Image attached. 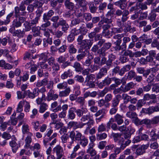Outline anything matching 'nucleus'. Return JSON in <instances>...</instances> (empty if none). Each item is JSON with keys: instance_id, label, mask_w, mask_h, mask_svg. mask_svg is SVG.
I'll return each mask as SVG.
<instances>
[{"instance_id": "nucleus-1", "label": "nucleus", "mask_w": 159, "mask_h": 159, "mask_svg": "<svg viewBox=\"0 0 159 159\" xmlns=\"http://www.w3.org/2000/svg\"><path fill=\"white\" fill-rule=\"evenodd\" d=\"M111 135L113 138L115 142L118 141V143L119 145H120V148L122 150L131 143V141L128 139L125 141V139L121 137V134H120L112 133Z\"/></svg>"}, {"instance_id": "nucleus-2", "label": "nucleus", "mask_w": 159, "mask_h": 159, "mask_svg": "<svg viewBox=\"0 0 159 159\" xmlns=\"http://www.w3.org/2000/svg\"><path fill=\"white\" fill-rule=\"evenodd\" d=\"M68 87V84L66 82L64 81L60 83L57 85V88L60 89L65 90L59 92V95L60 97H65L68 96L70 92L71 89L69 87Z\"/></svg>"}, {"instance_id": "nucleus-3", "label": "nucleus", "mask_w": 159, "mask_h": 159, "mask_svg": "<svg viewBox=\"0 0 159 159\" xmlns=\"http://www.w3.org/2000/svg\"><path fill=\"white\" fill-rule=\"evenodd\" d=\"M80 120L82 122H86V123H82L81 124H85L84 125H87L88 126L84 132L85 134H87L89 129L94 124V121L93 117L89 113L83 116L81 118Z\"/></svg>"}, {"instance_id": "nucleus-4", "label": "nucleus", "mask_w": 159, "mask_h": 159, "mask_svg": "<svg viewBox=\"0 0 159 159\" xmlns=\"http://www.w3.org/2000/svg\"><path fill=\"white\" fill-rule=\"evenodd\" d=\"M75 133L74 131L70 132L69 137L71 139V141L69 143V144L67 146V147L69 149L71 148L72 145L75 141H79L84 136L78 131H76Z\"/></svg>"}, {"instance_id": "nucleus-5", "label": "nucleus", "mask_w": 159, "mask_h": 159, "mask_svg": "<svg viewBox=\"0 0 159 159\" xmlns=\"http://www.w3.org/2000/svg\"><path fill=\"white\" fill-rule=\"evenodd\" d=\"M52 153L56 155V159H61L64 155V151L62 147L58 145L52 149Z\"/></svg>"}, {"instance_id": "nucleus-6", "label": "nucleus", "mask_w": 159, "mask_h": 159, "mask_svg": "<svg viewBox=\"0 0 159 159\" xmlns=\"http://www.w3.org/2000/svg\"><path fill=\"white\" fill-rule=\"evenodd\" d=\"M159 111V107L158 106H150L147 108H143L142 111L145 114L149 115H151L154 112H157Z\"/></svg>"}, {"instance_id": "nucleus-7", "label": "nucleus", "mask_w": 159, "mask_h": 159, "mask_svg": "<svg viewBox=\"0 0 159 159\" xmlns=\"http://www.w3.org/2000/svg\"><path fill=\"white\" fill-rule=\"evenodd\" d=\"M159 111V107L158 106H150L147 108H143L142 111L145 114L149 115H151L154 112H157Z\"/></svg>"}, {"instance_id": "nucleus-8", "label": "nucleus", "mask_w": 159, "mask_h": 159, "mask_svg": "<svg viewBox=\"0 0 159 159\" xmlns=\"http://www.w3.org/2000/svg\"><path fill=\"white\" fill-rule=\"evenodd\" d=\"M84 125L85 124H80L77 121H71L68 123L67 127L70 129L72 128L74 130H75L79 128H83Z\"/></svg>"}, {"instance_id": "nucleus-9", "label": "nucleus", "mask_w": 159, "mask_h": 159, "mask_svg": "<svg viewBox=\"0 0 159 159\" xmlns=\"http://www.w3.org/2000/svg\"><path fill=\"white\" fill-rule=\"evenodd\" d=\"M25 20V18L23 17H20L15 19L12 22L13 27L18 28L21 26L22 24Z\"/></svg>"}, {"instance_id": "nucleus-10", "label": "nucleus", "mask_w": 159, "mask_h": 159, "mask_svg": "<svg viewBox=\"0 0 159 159\" xmlns=\"http://www.w3.org/2000/svg\"><path fill=\"white\" fill-rule=\"evenodd\" d=\"M149 146V143L146 144H143L138 147L136 150L135 153L136 155L140 156L145 152V150Z\"/></svg>"}, {"instance_id": "nucleus-11", "label": "nucleus", "mask_w": 159, "mask_h": 159, "mask_svg": "<svg viewBox=\"0 0 159 159\" xmlns=\"http://www.w3.org/2000/svg\"><path fill=\"white\" fill-rule=\"evenodd\" d=\"M54 90L51 89L47 94V96L46 98V99L48 101L51 100H56L57 99L59 95L55 93Z\"/></svg>"}, {"instance_id": "nucleus-12", "label": "nucleus", "mask_w": 159, "mask_h": 159, "mask_svg": "<svg viewBox=\"0 0 159 159\" xmlns=\"http://www.w3.org/2000/svg\"><path fill=\"white\" fill-rule=\"evenodd\" d=\"M94 146V143H90L88 145V148L86 150V152L90 155L91 157H93L97 154V152L93 148Z\"/></svg>"}, {"instance_id": "nucleus-13", "label": "nucleus", "mask_w": 159, "mask_h": 159, "mask_svg": "<svg viewBox=\"0 0 159 159\" xmlns=\"http://www.w3.org/2000/svg\"><path fill=\"white\" fill-rule=\"evenodd\" d=\"M76 108L72 107L70 108L68 110L67 114L68 118L70 120H73L75 118L76 115L74 113Z\"/></svg>"}, {"instance_id": "nucleus-14", "label": "nucleus", "mask_w": 159, "mask_h": 159, "mask_svg": "<svg viewBox=\"0 0 159 159\" xmlns=\"http://www.w3.org/2000/svg\"><path fill=\"white\" fill-rule=\"evenodd\" d=\"M111 79L109 77H107L98 84V87L102 89L104 86L109 85L111 84Z\"/></svg>"}, {"instance_id": "nucleus-15", "label": "nucleus", "mask_w": 159, "mask_h": 159, "mask_svg": "<svg viewBox=\"0 0 159 159\" xmlns=\"http://www.w3.org/2000/svg\"><path fill=\"white\" fill-rule=\"evenodd\" d=\"M107 70L105 67H102L100 70L99 72L97 74L96 78L98 79H100L102 77L107 75Z\"/></svg>"}, {"instance_id": "nucleus-16", "label": "nucleus", "mask_w": 159, "mask_h": 159, "mask_svg": "<svg viewBox=\"0 0 159 159\" xmlns=\"http://www.w3.org/2000/svg\"><path fill=\"white\" fill-rule=\"evenodd\" d=\"M22 130L23 134H26L27 135H33V134L29 132L30 128L28 125L26 124H25L23 125Z\"/></svg>"}, {"instance_id": "nucleus-17", "label": "nucleus", "mask_w": 159, "mask_h": 159, "mask_svg": "<svg viewBox=\"0 0 159 159\" xmlns=\"http://www.w3.org/2000/svg\"><path fill=\"white\" fill-rule=\"evenodd\" d=\"M124 117L123 115H120L118 113L114 116V118L116 120V122L118 125L122 124L124 122L123 119Z\"/></svg>"}, {"instance_id": "nucleus-18", "label": "nucleus", "mask_w": 159, "mask_h": 159, "mask_svg": "<svg viewBox=\"0 0 159 159\" xmlns=\"http://www.w3.org/2000/svg\"><path fill=\"white\" fill-rule=\"evenodd\" d=\"M54 14V11L52 10H49L47 13H44L43 16V20L44 21L49 20Z\"/></svg>"}, {"instance_id": "nucleus-19", "label": "nucleus", "mask_w": 159, "mask_h": 159, "mask_svg": "<svg viewBox=\"0 0 159 159\" xmlns=\"http://www.w3.org/2000/svg\"><path fill=\"white\" fill-rule=\"evenodd\" d=\"M93 58V56L90 53L88 54L87 59L83 63V65L89 66L92 62V60Z\"/></svg>"}, {"instance_id": "nucleus-20", "label": "nucleus", "mask_w": 159, "mask_h": 159, "mask_svg": "<svg viewBox=\"0 0 159 159\" xmlns=\"http://www.w3.org/2000/svg\"><path fill=\"white\" fill-rule=\"evenodd\" d=\"M33 135H27L26 137L25 140V148H30V144L32 142V137Z\"/></svg>"}, {"instance_id": "nucleus-21", "label": "nucleus", "mask_w": 159, "mask_h": 159, "mask_svg": "<svg viewBox=\"0 0 159 159\" xmlns=\"http://www.w3.org/2000/svg\"><path fill=\"white\" fill-rule=\"evenodd\" d=\"M156 129H152L151 131L149 132V134L151 139L150 140H157L158 137V134L156 133Z\"/></svg>"}, {"instance_id": "nucleus-22", "label": "nucleus", "mask_w": 159, "mask_h": 159, "mask_svg": "<svg viewBox=\"0 0 159 159\" xmlns=\"http://www.w3.org/2000/svg\"><path fill=\"white\" fill-rule=\"evenodd\" d=\"M49 31L51 34L58 38L61 37L63 34V32H62V31L59 30H55V31H53L52 29H51L49 30Z\"/></svg>"}, {"instance_id": "nucleus-23", "label": "nucleus", "mask_w": 159, "mask_h": 159, "mask_svg": "<svg viewBox=\"0 0 159 159\" xmlns=\"http://www.w3.org/2000/svg\"><path fill=\"white\" fill-rule=\"evenodd\" d=\"M88 112V110L87 109H78L75 110V112L76 113L77 116L80 117H82L84 114H85Z\"/></svg>"}, {"instance_id": "nucleus-24", "label": "nucleus", "mask_w": 159, "mask_h": 159, "mask_svg": "<svg viewBox=\"0 0 159 159\" xmlns=\"http://www.w3.org/2000/svg\"><path fill=\"white\" fill-rule=\"evenodd\" d=\"M72 72L70 69H68L67 71H65L61 76V78L62 80L66 79L68 77H70L72 75Z\"/></svg>"}, {"instance_id": "nucleus-25", "label": "nucleus", "mask_w": 159, "mask_h": 159, "mask_svg": "<svg viewBox=\"0 0 159 159\" xmlns=\"http://www.w3.org/2000/svg\"><path fill=\"white\" fill-rule=\"evenodd\" d=\"M98 106L100 107H104L105 108L108 107L110 105L109 103H107L103 99H101L98 102Z\"/></svg>"}, {"instance_id": "nucleus-26", "label": "nucleus", "mask_w": 159, "mask_h": 159, "mask_svg": "<svg viewBox=\"0 0 159 159\" xmlns=\"http://www.w3.org/2000/svg\"><path fill=\"white\" fill-rule=\"evenodd\" d=\"M73 67L75 68V71L77 72H81L83 70V68L80 64L77 61L74 63Z\"/></svg>"}, {"instance_id": "nucleus-27", "label": "nucleus", "mask_w": 159, "mask_h": 159, "mask_svg": "<svg viewBox=\"0 0 159 159\" xmlns=\"http://www.w3.org/2000/svg\"><path fill=\"white\" fill-rule=\"evenodd\" d=\"M88 5L90 11L93 13H95L98 8V7L94 5L93 2H90L89 3Z\"/></svg>"}, {"instance_id": "nucleus-28", "label": "nucleus", "mask_w": 159, "mask_h": 159, "mask_svg": "<svg viewBox=\"0 0 159 159\" xmlns=\"http://www.w3.org/2000/svg\"><path fill=\"white\" fill-rule=\"evenodd\" d=\"M81 49H79L78 52L79 53H81L77 55L76 56V58L78 61H80L82 59H83L86 56V53L84 51L81 52Z\"/></svg>"}, {"instance_id": "nucleus-29", "label": "nucleus", "mask_w": 159, "mask_h": 159, "mask_svg": "<svg viewBox=\"0 0 159 159\" xmlns=\"http://www.w3.org/2000/svg\"><path fill=\"white\" fill-rule=\"evenodd\" d=\"M25 34L24 30L18 29L14 31L13 33V35L16 36L18 37H23Z\"/></svg>"}, {"instance_id": "nucleus-30", "label": "nucleus", "mask_w": 159, "mask_h": 159, "mask_svg": "<svg viewBox=\"0 0 159 159\" xmlns=\"http://www.w3.org/2000/svg\"><path fill=\"white\" fill-rule=\"evenodd\" d=\"M9 39V37L7 36L3 38H0V47L6 46L7 45Z\"/></svg>"}, {"instance_id": "nucleus-31", "label": "nucleus", "mask_w": 159, "mask_h": 159, "mask_svg": "<svg viewBox=\"0 0 159 159\" xmlns=\"http://www.w3.org/2000/svg\"><path fill=\"white\" fill-rule=\"evenodd\" d=\"M114 4L116 6L119 7L121 9L124 10L126 7V4L124 2L120 0L116 2Z\"/></svg>"}, {"instance_id": "nucleus-32", "label": "nucleus", "mask_w": 159, "mask_h": 159, "mask_svg": "<svg viewBox=\"0 0 159 159\" xmlns=\"http://www.w3.org/2000/svg\"><path fill=\"white\" fill-rule=\"evenodd\" d=\"M107 7L108 9H110V11H109L107 15V17L109 18V16H111V15L114 14L115 10L113 8V4L111 3H109L107 6Z\"/></svg>"}, {"instance_id": "nucleus-33", "label": "nucleus", "mask_w": 159, "mask_h": 159, "mask_svg": "<svg viewBox=\"0 0 159 159\" xmlns=\"http://www.w3.org/2000/svg\"><path fill=\"white\" fill-rule=\"evenodd\" d=\"M52 69L53 76H55L57 74V71L60 70V66L57 63H54L52 66Z\"/></svg>"}, {"instance_id": "nucleus-34", "label": "nucleus", "mask_w": 159, "mask_h": 159, "mask_svg": "<svg viewBox=\"0 0 159 159\" xmlns=\"http://www.w3.org/2000/svg\"><path fill=\"white\" fill-rule=\"evenodd\" d=\"M48 54L47 53H42L38 56L39 61H42L44 62H45L47 61L48 59Z\"/></svg>"}, {"instance_id": "nucleus-35", "label": "nucleus", "mask_w": 159, "mask_h": 159, "mask_svg": "<svg viewBox=\"0 0 159 159\" xmlns=\"http://www.w3.org/2000/svg\"><path fill=\"white\" fill-rule=\"evenodd\" d=\"M43 21L44 23L42 24L40 27H39V28H40L42 30H45L46 28L50 26L51 23L50 21H48V20L46 21L43 20Z\"/></svg>"}, {"instance_id": "nucleus-36", "label": "nucleus", "mask_w": 159, "mask_h": 159, "mask_svg": "<svg viewBox=\"0 0 159 159\" xmlns=\"http://www.w3.org/2000/svg\"><path fill=\"white\" fill-rule=\"evenodd\" d=\"M25 101L24 100L20 101L18 103L16 109L17 112H21L23 110V106L25 104Z\"/></svg>"}, {"instance_id": "nucleus-37", "label": "nucleus", "mask_w": 159, "mask_h": 159, "mask_svg": "<svg viewBox=\"0 0 159 159\" xmlns=\"http://www.w3.org/2000/svg\"><path fill=\"white\" fill-rule=\"evenodd\" d=\"M140 124H145L147 127L149 128H151L152 124L151 120L148 119H145L141 121Z\"/></svg>"}, {"instance_id": "nucleus-38", "label": "nucleus", "mask_w": 159, "mask_h": 159, "mask_svg": "<svg viewBox=\"0 0 159 159\" xmlns=\"http://www.w3.org/2000/svg\"><path fill=\"white\" fill-rule=\"evenodd\" d=\"M80 141V144L83 147H85L88 145L89 142L87 138L85 136L83 137Z\"/></svg>"}, {"instance_id": "nucleus-39", "label": "nucleus", "mask_w": 159, "mask_h": 159, "mask_svg": "<svg viewBox=\"0 0 159 159\" xmlns=\"http://www.w3.org/2000/svg\"><path fill=\"white\" fill-rule=\"evenodd\" d=\"M130 38L129 37H125L123 38V43H122L121 46L123 47L122 49L125 50L126 49V43L129 42L130 41Z\"/></svg>"}, {"instance_id": "nucleus-40", "label": "nucleus", "mask_w": 159, "mask_h": 159, "mask_svg": "<svg viewBox=\"0 0 159 159\" xmlns=\"http://www.w3.org/2000/svg\"><path fill=\"white\" fill-rule=\"evenodd\" d=\"M151 144L150 146V148L152 149L156 150L158 148L159 145L157 140H150Z\"/></svg>"}, {"instance_id": "nucleus-41", "label": "nucleus", "mask_w": 159, "mask_h": 159, "mask_svg": "<svg viewBox=\"0 0 159 159\" xmlns=\"http://www.w3.org/2000/svg\"><path fill=\"white\" fill-rule=\"evenodd\" d=\"M48 105L45 103H43L40 104L39 111L40 113H43L48 109Z\"/></svg>"}, {"instance_id": "nucleus-42", "label": "nucleus", "mask_w": 159, "mask_h": 159, "mask_svg": "<svg viewBox=\"0 0 159 159\" xmlns=\"http://www.w3.org/2000/svg\"><path fill=\"white\" fill-rule=\"evenodd\" d=\"M11 147L12 148V151L14 153H15L17 149V147L16 146L17 143L15 140H12L9 143Z\"/></svg>"}, {"instance_id": "nucleus-43", "label": "nucleus", "mask_w": 159, "mask_h": 159, "mask_svg": "<svg viewBox=\"0 0 159 159\" xmlns=\"http://www.w3.org/2000/svg\"><path fill=\"white\" fill-rule=\"evenodd\" d=\"M96 139L97 140L99 141L105 139L107 137V134L105 133L100 134H97Z\"/></svg>"}, {"instance_id": "nucleus-44", "label": "nucleus", "mask_w": 159, "mask_h": 159, "mask_svg": "<svg viewBox=\"0 0 159 159\" xmlns=\"http://www.w3.org/2000/svg\"><path fill=\"white\" fill-rule=\"evenodd\" d=\"M64 4L65 7L68 9L72 10L74 8L75 5L72 2L68 1H66Z\"/></svg>"}, {"instance_id": "nucleus-45", "label": "nucleus", "mask_w": 159, "mask_h": 159, "mask_svg": "<svg viewBox=\"0 0 159 159\" xmlns=\"http://www.w3.org/2000/svg\"><path fill=\"white\" fill-rule=\"evenodd\" d=\"M75 2L76 3V5L79 7H85L87 4V2L85 0H80Z\"/></svg>"}, {"instance_id": "nucleus-46", "label": "nucleus", "mask_w": 159, "mask_h": 159, "mask_svg": "<svg viewBox=\"0 0 159 159\" xmlns=\"http://www.w3.org/2000/svg\"><path fill=\"white\" fill-rule=\"evenodd\" d=\"M122 51L120 52V53H122L124 51H125L124 53L123 54L124 55V56H129V57H134L133 52H132L130 50H126V49L124 50L123 49H122Z\"/></svg>"}, {"instance_id": "nucleus-47", "label": "nucleus", "mask_w": 159, "mask_h": 159, "mask_svg": "<svg viewBox=\"0 0 159 159\" xmlns=\"http://www.w3.org/2000/svg\"><path fill=\"white\" fill-rule=\"evenodd\" d=\"M68 49L69 52L70 54H75L76 53L77 51V50L75 48V46L73 44H71L69 45Z\"/></svg>"}, {"instance_id": "nucleus-48", "label": "nucleus", "mask_w": 159, "mask_h": 159, "mask_svg": "<svg viewBox=\"0 0 159 159\" xmlns=\"http://www.w3.org/2000/svg\"><path fill=\"white\" fill-rule=\"evenodd\" d=\"M95 79V75L93 74H91L87 76L85 79V82H92Z\"/></svg>"}, {"instance_id": "nucleus-49", "label": "nucleus", "mask_w": 159, "mask_h": 159, "mask_svg": "<svg viewBox=\"0 0 159 159\" xmlns=\"http://www.w3.org/2000/svg\"><path fill=\"white\" fill-rule=\"evenodd\" d=\"M52 124L55 125V128L57 129H60L61 128L63 127L64 124L62 122L58 121L57 122H55L54 121L52 123Z\"/></svg>"}, {"instance_id": "nucleus-50", "label": "nucleus", "mask_w": 159, "mask_h": 159, "mask_svg": "<svg viewBox=\"0 0 159 159\" xmlns=\"http://www.w3.org/2000/svg\"><path fill=\"white\" fill-rule=\"evenodd\" d=\"M25 101L24 111L26 112H28L30 111V103L26 101L25 100H24Z\"/></svg>"}, {"instance_id": "nucleus-51", "label": "nucleus", "mask_w": 159, "mask_h": 159, "mask_svg": "<svg viewBox=\"0 0 159 159\" xmlns=\"http://www.w3.org/2000/svg\"><path fill=\"white\" fill-rule=\"evenodd\" d=\"M136 5L137 9L138 10L140 9H141V10H145L147 8V7L146 4L143 3H137Z\"/></svg>"}, {"instance_id": "nucleus-52", "label": "nucleus", "mask_w": 159, "mask_h": 159, "mask_svg": "<svg viewBox=\"0 0 159 159\" xmlns=\"http://www.w3.org/2000/svg\"><path fill=\"white\" fill-rule=\"evenodd\" d=\"M69 136L67 134H63L61 137V139L62 143H66L67 142V140L69 139Z\"/></svg>"}, {"instance_id": "nucleus-53", "label": "nucleus", "mask_w": 159, "mask_h": 159, "mask_svg": "<svg viewBox=\"0 0 159 159\" xmlns=\"http://www.w3.org/2000/svg\"><path fill=\"white\" fill-rule=\"evenodd\" d=\"M80 87L79 85H75L74 87L73 91L76 96H78L80 94Z\"/></svg>"}, {"instance_id": "nucleus-54", "label": "nucleus", "mask_w": 159, "mask_h": 159, "mask_svg": "<svg viewBox=\"0 0 159 159\" xmlns=\"http://www.w3.org/2000/svg\"><path fill=\"white\" fill-rule=\"evenodd\" d=\"M122 97L123 99L124 100V103L125 104L127 103L131 98V97L125 93L123 94Z\"/></svg>"}, {"instance_id": "nucleus-55", "label": "nucleus", "mask_w": 159, "mask_h": 159, "mask_svg": "<svg viewBox=\"0 0 159 159\" xmlns=\"http://www.w3.org/2000/svg\"><path fill=\"white\" fill-rule=\"evenodd\" d=\"M107 6V3L104 2L100 4L98 7V10L100 12H102L106 8Z\"/></svg>"}, {"instance_id": "nucleus-56", "label": "nucleus", "mask_w": 159, "mask_h": 159, "mask_svg": "<svg viewBox=\"0 0 159 159\" xmlns=\"http://www.w3.org/2000/svg\"><path fill=\"white\" fill-rule=\"evenodd\" d=\"M24 25L25 27V30L26 31H30L32 27L30 23L27 21L25 22Z\"/></svg>"}, {"instance_id": "nucleus-57", "label": "nucleus", "mask_w": 159, "mask_h": 159, "mask_svg": "<svg viewBox=\"0 0 159 159\" xmlns=\"http://www.w3.org/2000/svg\"><path fill=\"white\" fill-rule=\"evenodd\" d=\"M152 123V125H156L159 123V116H156L151 119Z\"/></svg>"}, {"instance_id": "nucleus-58", "label": "nucleus", "mask_w": 159, "mask_h": 159, "mask_svg": "<svg viewBox=\"0 0 159 159\" xmlns=\"http://www.w3.org/2000/svg\"><path fill=\"white\" fill-rule=\"evenodd\" d=\"M106 130V127L105 125L103 123L99 125L98 128V132H102Z\"/></svg>"}, {"instance_id": "nucleus-59", "label": "nucleus", "mask_w": 159, "mask_h": 159, "mask_svg": "<svg viewBox=\"0 0 159 159\" xmlns=\"http://www.w3.org/2000/svg\"><path fill=\"white\" fill-rule=\"evenodd\" d=\"M84 97H79L76 99V102L80 105H83L85 102V98Z\"/></svg>"}, {"instance_id": "nucleus-60", "label": "nucleus", "mask_w": 159, "mask_h": 159, "mask_svg": "<svg viewBox=\"0 0 159 159\" xmlns=\"http://www.w3.org/2000/svg\"><path fill=\"white\" fill-rule=\"evenodd\" d=\"M106 50L102 47L98 50L97 53L99 54L100 56L104 57L106 55Z\"/></svg>"}, {"instance_id": "nucleus-61", "label": "nucleus", "mask_w": 159, "mask_h": 159, "mask_svg": "<svg viewBox=\"0 0 159 159\" xmlns=\"http://www.w3.org/2000/svg\"><path fill=\"white\" fill-rule=\"evenodd\" d=\"M106 114V110L104 109H102L99 110L97 111L96 114H95V116L96 117L99 116L100 115H103Z\"/></svg>"}, {"instance_id": "nucleus-62", "label": "nucleus", "mask_w": 159, "mask_h": 159, "mask_svg": "<svg viewBox=\"0 0 159 159\" xmlns=\"http://www.w3.org/2000/svg\"><path fill=\"white\" fill-rule=\"evenodd\" d=\"M83 17L87 21H90L92 18V16L90 13H85L83 15Z\"/></svg>"}, {"instance_id": "nucleus-63", "label": "nucleus", "mask_w": 159, "mask_h": 159, "mask_svg": "<svg viewBox=\"0 0 159 159\" xmlns=\"http://www.w3.org/2000/svg\"><path fill=\"white\" fill-rule=\"evenodd\" d=\"M136 75V73L132 70H131L129 72L128 75L127 76V78L131 80L134 77H135Z\"/></svg>"}, {"instance_id": "nucleus-64", "label": "nucleus", "mask_w": 159, "mask_h": 159, "mask_svg": "<svg viewBox=\"0 0 159 159\" xmlns=\"http://www.w3.org/2000/svg\"><path fill=\"white\" fill-rule=\"evenodd\" d=\"M80 33L83 35H85L87 32L88 30L86 28L82 25L79 29Z\"/></svg>"}]
</instances>
